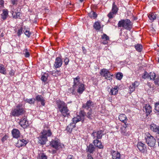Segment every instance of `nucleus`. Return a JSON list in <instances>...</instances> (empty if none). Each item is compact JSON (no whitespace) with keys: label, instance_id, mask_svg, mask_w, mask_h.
Here are the masks:
<instances>
[{"label":"nucleus","instance_id":"nucleus-1","mask_svg":"<svg viewBox=\"0 0 159 159\" xmlns=\"http://www.w3.org/2000/svg\"><path fill=\"white\" fill-rule=\"evenodd\" d=\"M56 103L62 116L64 117H68L70 116V112L68 108L67 105L60 99L57 100Z\"/></svg>","mask_w":159,"mask_h":159},{"label":"nucleus","instance_id":"nucleus-2","mask_svg":"<svg viewBox=\"0 0 159 159\" xmlns=\"http://www.w3.org/2000/svg\"><path fill=\"white\" fill-rule=\"evenodd\" d=\"M80 79L79 76L74 78V84L72 92L73 93L76 90L79 94H81L85 89L84 84L80 82Z\"/></svg>","mask_w":159,"mask_h":159},{"label":"nucleus","instance_id":"nucleus-3","mask_svg":"<svg viewBox=\"0 0 159 159\" xmlns=\"http://www.w3.org/2000/svg\"><path fill=\"white\" fill-rule=\"evenodd\" d=\"M26 112L25 106L21 104H19L11 110L10 114L14 117H19L24 115Z\"/></svg>","mask_w":159,"mask_h":159},{"label":"nucleus","instance_id":"nucleus-4","mask_svg":"<svg viewBox=\"0 0 159 159\" xmlns=\"http://www.w3.org/2000/svg\"><path fill=\"white\" fill-rule=\"evenodd\" d=\"M117 25L118 28L122 27L124 29L130 30L132 28L133 23L129 19H123L118 22Z\"/></svg>","mask_w":159,"mask_h":159},{"label":"nucleus","instance_id":"nucleus-5","mask_svg":"<svg viewBox=\"0 0 159 159\" xmlns=\"http://www.w3.org/2000/svg\"><path fill=\"white\" fill-rule=\"evenodd\" d=\"M144 135V139L146 140V142L148 146L151 147L154 146L156 142L155 138L149 132L146 133Z\"/></svg>","mask_w":159,"mask_h":159},{"label":"nucleus","instance_id":"nucleus-6","mask_svg":"<svg viewBox=\"0 0 159 159\" xmlns=\"http://www.w3.org/2000/svg\"><path fill=\"white\" fill-rule=\"evenodd\" d=\"M50 145L57 150L62 148L63 146L61 143L60 140L57 139L52 140L50 142Z\"/></svg>","mask_w":159,"mask_h":159},{"label":"nucleus","instance_id":"nucleus-7","mask_svg":"<svg viewBox=\"0 0 159 159\" xmlns=\"http://www.w3.org/2000/svg\"><path fill=\"white\" fill-rule=\"evenodd\" d=\"M101 75L105 77V79L111 80L112 79V76L113 75L111 74L109 70L106 69H103L101 70L100 72Z\"/></svg>","mask_w":159,"mask_h":159},{"label":"nucleus","instance_id":"nucleus-8","mask_svg":"<svg viewBox=\"0 0 159 159\" xmlns=\"http://www.w3.org/2000/svg\"><path fill=\"white\" fill-rule=\"evenodd\" d=\"M40 133L47 137L51 136L52 134L51 129L48 125H44L43 129Z\"/></svg>","mask_w":159,"mask_h":159},{"label":"nucleus","instance_id":"nucleus-9","mask_svg":"<svg viewBox=\"0 0 159 159\" xmlns=\"http://www.w3.org/2000/svg\"><path fill=\"white\" fill-rule=\"evenodd\" d=\"M103 131L102 130H99L97 131H93L92 134V136L93 139H101L103 134Z\"/></svg>","mask_w":159,"mask_h":159},{"label":"nucleus","instance_id":"nucleus-10","mask_svg":"<svg viewBox=\"0 0 159 159\" xmlns=\"http://www.w3.org/2000/svg\"><path fill=\"white\" fill-rule=\"evenodd\" d=\"M20 125L23 128H26L29 125L28 121L27 120L26 117L24 116L21 118L19 122Z\"/></svg>","mask_w":159,"mask_h":159},{"label":"nucleus","instance_id":"nucleus-11","mask_svg":"<svg viewBox=\"0 0 159 159\" xmlns=\"http://www.w3.org/2000/svg\"><path fill=\"white\" fill-rule=\"evenodd\" d=\"M94 103L91 100L87 101L85 103L83 104L82 107L83 108L87 109H91L93 107Z\"/></svg>","mask_w":159,"mask_h":159},{"label":"nucleus","instance_id":"nucleus-12","mask_svg":"<svg viewBox=\"0 0 159 159\" xmlns=\"http://www.w3.org/2000/svg\"><path fill=\"white\" fill-rule=\"evenodd\" d=\"M120 89L119 87L117 85H116L114 86V87H112L111 89L109 92V95H117L119 91V90Z\"/></svg>","mask_w":159,"mask_h":159},{"label":"nucleus","instance_id":"nucleus-13","mask_svg":"<svg viewBox=\"0 0 159 159\" xmlns=\"http://www.w3.org/2000/svg\"><path fill=\"white\" fill-rule=\"evenodd\" d=\"M39 139V142L41 145H44L45 144L46 142L48 141L47 137L44 136L43 134H40V135L38 138Z\"/></svg>","mask_w":159,"mask_h":159},{"label":"nucleus","instance_id":"nucleus-14","mask_svg":"<svg viewBox=\"0 0 159 159\" xmlns=\"http://www.w3.org/2000/svg\"><path fill=\"white\" fill-rule=\"evenodd\" d=\"M101 43L104 44H107L109 41V37L106 34H103L101 38Z\"/></svg>","mask_w":159,"mask_h":159},{"label":"nucleus","instance_id":"nucleus-15","mask_svg":"<svg viewBox=\"0 0 159 159\" xmlns=\"http://www.w3.org/2000/svg\"><path fill=\"white\" fill-rule=\"evenodd\" d=\"M62 64V59L60 57H57L56 58L54 66L56 68H58L60 67Z\"/></svg>","mask_w":159,"mask_h":159},{"label":"nucleus","instance_id":"nucleus-16","mask_svg":"<svg viewBox=\"0 0 159 159\" xmlns=\"http://www.w3.org/2000/svg\"><path fill=\"white\" fill-rule=\"evenodd\" d=\"M139 84V82L137 81H134V82L132 83L131 84L129 87L130 92L132 93L134 92L135 90V88L138 87Z\"/></svg>","mask_w":159,"mask_h":159},{"label":"nucleus","instance_id":"nucleus-17","mask_svg":"<svg viewBox=\"0 0 159 159\" xmlns=\"http://www.w3.org/2000/svg\"><path fill=\"white\" fill-rule=\"evenodd\" d=\"M28 143V142L24 139H19L18 140L16 144V146L18 148H20L23 146H25Z\"/></svg>","mask_w":159,"mask_h":159},{"label":"nucleus","instance_id":"nucleus-18","mask_svg":"<svg viewBox=\"0 0 159 159\" xmlns=\"http://www.w3.org/2000/svg\"><path fill=\"white\" fill-rule=\"evenodd\" d=\"M38 102H41V104L43 106L45 105V100L43 96L41 95H38L35 97V99Z\"/></svg>","mask_w":159,"mask_h":159},{"label":"nucleus","instance_id":"nucleus-19","mask_svg":"<svg viewBox=\"0 0 159 159\" xmlns=\"http://www.w3.org/2000/svg\"><path fill=\"white\" fill-rule=\"evenodd\" d=\"M12 136L15 138H18L20 137V133L19 130L16 129H14L11 131Z\"/></svg>","mask_w":159,"mask_h":159},{"label":"nucleus","instance_id":"nucleus-20","mask_svg":"<svg viewBox=\"0 0 159 159\" xmlns=\"http://www.w3.org/2000/svg\"><path fill=\"white\" fill-rule=\"evenodd\" d=\"M119 119L121 121L124 123L125 125H127L126 123L128 121V119L124 114L120 115L119 116Z\"/></svg>","mask_w":159,"mask_h":159},{"label":"nucleus","instance_id":"nucleus-21","mask_svg":"<svg viewBox=\"0 0 159 159\" xmlns=\"http://www.w3.org/2000/svg\"><path fill=\"white\" fill-rule=\"evenodd\" d=\"M137 147L140 151L143 152H144L146 149L145 144L141 142L138 143Z\"/></svg>","mask_w":159,"mask_h":159},{"label":"nucleus","instance_id":"nucleus-22","mask_svg":"<svg viewBox=\"0 0 159 159\" xmlns=\"http://www.w3.org/2000/svg\"><path fill=\"white\" fill-rule=\"evenodd\" d=\"M144 111H145L147 116L149 115L152 112V107L149 104H146L143 108Z\"/></svg>","mask_w":159,"mask_h":159},{"label":"nucleus","instance_id":"nucleus-23","mask_svg":"<svg viewBox=\"0 0 159 159\" xmlns=\"http://www.w3.org/2000/svg\"><path fill=\"white\" fill-rule=\"evenodd\" d=\"M93 143L94 146L98 147L99 149L102 148L103 147L101 142L98 139H95L94 140Z\"/></svg>","mask_w":159,"mask_h":159},{"label":"nucleus","instance_id":"nucleus-24","mask_svg":"<svg viewBox=\"0 0 159 159\" xmlns=\"http://www.w3.org/2000/svg\"><path fill=\"white\" fill-rule=\"evenodd\" d=\"M150 128L151 130L155 132H157L159 134V126H157L154 124H152L150 125Z\"/></svg>","mask_w":159,"mask_h":159},{"label":"nucleus","instance_id":"nucleus-25","mask_svg":"<svg viewBox=\"0 0 159 159\" xmlns=\"http://www.w3.org/2000/svg\"><path fill=\"white\" fill-rule=\"evenodd\" d=\"M112 159H120V153L117 151H114L112 152Z\"/></svg>","mask_w":159,"mask_h":159},{"label":"nucleus","instance_id":"nucleus-26","mask_svg":"<svg viewBox=\"0 0 159 159\" xmlns=\"http://www.w3.org/2000/svg\"><path fill=\"white\" fill-rule=\"evenodd\" d=\"M148 17L149 19L151 20H155L157 17V15L154 12H150L148 14Z\"/></svg>","mask_w":159,"mask_h":159},{"label":"nucleus","instance_id":"nucleus-27","mask_svg":"<svg viewBox=\"0 0 159 159\" xmlns=\"http://www.w3.org/2000/svg\"><path fill=\"white\" fill-rule=\"evenodd\" d=\"M1 17L3 20H5L8 16V11L7 9L2 10V13L1 14Z\"/></svg>","mask_w":159,"mask_h":159},{"label":"nucleus","instance_id":"nucleus-28","mask_svg":"<svg viewBox=\"0 0 159 159\" xmlns=\"http://www.w3.org/2000/svg\"><path fill=\"white\" fill-rule=\"evenodd\" d=\"M95 149V147L93 145L91 144H90L88 146H87L86 150L87 152L90 153H93Z\"/></svg>","mask_w":159,"mask_h":159},{"label":"nucleus","instance_id":"nucleus-29","mask_svg":"<svg viewBox=\"0 0 159 159\" xmlns=\"http://www.w3.org/2000/svg\"><path fill=\"white\" fill-rule=\"evenodd\" d=\"M118 10V7L116 4V3L115 2H114L112 3V8L111 11L117 14Z\"/></svg>","mask_w":159,"mask_h":159},{"label":"nucleus","instance_id":"nucleus-30","mask_svg":"<svg viewBox=\"0 0 159 159\" xmlns=\"http://www.w3.org/2000/svg\"><path fill=\"white\" fill-rule=\"evenodd\" d=\"M48 76L49 74L48 73H44L42 75L41 80L43 82H45L47 81Z\"/></svg>","mask_w":159,"mask_h":159},{"label":"nucleus","instance_id":"nucleus-31","mask_svg":"<svg viewBox=\"0 0 159 159\" xmlns=\"http://www.w3.org/2000/svg\"><path fill=\"white\" fill-rule=\"evenodd\" d=\"M0 73L6 75L7 74V70L4 65L0 64Z\"/></svg>","mask_w":159,"mask_h":159},{"label":"nucleus","instance_id":"nucleus-32","mask_svg":"<svg viewBox=\"0 0 159 159\" xmlns=\"http://www.w3.org/2000/svg\"><path fill=\"white\" fill-rule=\"evenodd\" d=\"M38 159H47V157L43 152L39 153Z\"/></svg>","mask_w":159,"mask_h":159},{"label":"nucleus","instance_id":"nucleus-33","mask_svg":"<svg viewBox=\"0 0 159 159\" xmlns=\"http://www.w3.org/2000/svg\"><path fill=\"white\" fill-rule=\"evenodd\" d=\"M75 127V125H73L72 123H71L67 126L66 130L69 133H71L73 129Z\"/></svg>","mask_w":159,"mask_h":159},{"label":"nucleus","instance_id":"nucleus-34","mask_svg":"<svg viewBox=\"0 0 159 159\" xmlns=\"http://www.w3.org/2000/svg\"><path fill=\"white\" fill-rule=\"evenodd\" d=\"M81 120V117L80 116H77L76 117H75L72 119L73 123H72L75 125L76 123L80 121Z\"/></svg>","mask_w":159,"mask_h":159},{"label":"nucleus","instance_id":"nucleus-35","mask_svg":"<svg viewBox=\"0 0 159 159\" xmlns=\"http://www.w3.org/2000/svg\"><path fill=\"white\" fill-rule=\"evenodd\" d=\"M136 50L138 52H141L143 49V46L142 45L138 44L135 46Z\"/></svg>","mask_w":159,"mask_h":159},{"label":"nucleus","instance_id":"nucleus-36","mask_svg":"<svg viewBox=\"0 0 159 159\" xmlns=\"http://www.w3.org/2000/svg\"><path fill=\"white\" fill-rule=\"evenodd\" d=\"M93 27L96 30H100L101 27L99 22H95L94 24Z\"/></svg>","mask_w":159,"mask_h":159},{"label":"nucleus","instance_id":"nucleus-37","mask_svg":"<svg viewBox=\"0 0 159 159\" xmlns=\"http://www.w3.org/2000/svg\"><path fill=\"white\" fill-rule=\"evenodd\" d=\"M156 74L153 72H151L149 73V77L150 80H153L157 77Z\"/></svg>","mask_w":159,"mask_h":159},{"label":"nucleus","instance_id":"nucleus-38","mask_svg":"<svg viewBox=\"0 0 159 159\" xmlns=\"http://www.w3.org/2000/svg\"><path fill=\"white\" fill-rule=\"evenodd\" d=\"M21 15V13L19 12H13L12 14V16L15 19L20 18Z\"/></svg>","mask_w":159,"mask_h":159},{"label":"nucleus","instance_id":"nucleus-39","mask_svg":"<svg viewBox=\"0 0 159 159\" xmlns=\"http://www.w3.org/2000/svg\"><path fill=\"white\" fill-rule=\"evenodd\" d=\"M116 13L111 11L107 15V16L109 19H111L113 18Z\"/></svg>","mask_w":159,"mask_h":159},{"label":"nucleus","instance_id":"nucleus-40","mask_svg":"<svg viewBox=\"0 0 159 159\" xmlns=\"http://www.w3.org/2000/svg\"><path fill=\"white\" fill-rule=\"evenodd\" d=\"M35 99L34 98L26 99L25 102L30 104H34V103Z\"/></svg>","mask_w":159,"mask_h":159},{"label":"nucleus","instance_id":"nucleus-41","mask_svg":"<svg viewBox=\"0 0 159 159\" xmlns=\"http://www.w3.org/2000/svg\"><path fill=\"white\" fill-rule=\"evenodd\" d=\"M155 112L159 114V102L155 103Z\"/></svg>","mask_w":159,"mask_h":159},{"label":"nucleus","instance_id":"nucleus-42","mask_svg":"<svg viewBox=\"0 0 159 159\" xmlns=\"http://www.w3.org/2000/svg\"><path fill=\"white\" fill-rule=\"evenodd\" d=\"M23 54L25 57H28L30 56V53L27 49H24L23 51Z\"/></svg>","mask_w":159,"mask_h":159},{"label":"nucleus","instance_id":"nucleus-43","mask_svg":"<svg viewBox=\"0 0 159 159\" xmlns=\"http://www.w3.org/2000/svg\"><path fill=\"white\" fill-rule=\"evenodd\" d=\"M154 83L157 86H159V76L157 75V77L154 80Z\"/></svg>","mask_w":159,"mask_h":159},{"label":"nucleus","instance_id":"nucleus-44","mask_svg":"<svg viewBox=\"0 0 159 159\" xmlns=\"http://www.w3.org/2000/svg\"><path fill=\"white\" fill-rule=\"evenodd\" d=\"M89 16L91 18L93 19L96 18L97 16V14L94 11L90 13Z\"/></svg>","mask_w":159,"mask_h":159},{"label":"nucleus","instance_id":"nucleus-45","mask_svg":"<svg viewBox=\"0 0 159 159\" xmlns=\"http://www.w3.org/2000/svg\"><path fill=\"white\" fill-rule=\"evenodd\" d=\"M123 76V74L121 73H118L116 75V79L118 80H121Z\"/></svg>","mask_w":159,"mask_h":159},{"label":"nucleus","instance_id":"nucleus-46","mask_svg":"<svg viewBox=\"0 0 159 159\" xmlns=\"http://www.w3.org/2000/svg\"><path fill=\"white\" fill-rule=\"evenodd\" d=\"M127 126V125H125V126L121 128V132L123 134H125L126 131V128Z\"/></svg>","mask_w":159,"mask_h":159},{"label":"nucleus","instance_id":"nucleus-47","mask_svg":"<svg viewBox=\"0 0 159 159\" xmlns=\"http://www.w3.org/2000/svg\"><path fill=\"white\" fill-rule=\"evenodd\" d=\"M24 33L25 35L28 37H30L31 34V32H30L29 29H26L24 32Z\"/></svg>","mask_w":159,"mask_h":159},{"label":"nucleus","instance_id":"nucleus-48","mask_svg":"<svg viewBox=\"0 0 159 159\" xmlns=\"http://www.w3.org/2000/svg\"><path fill=\"white\" fill-rule=\"evenodd\" d=\"M23 30V28L22 27H21L19 29L17 32V35L20 37L21 34L22 33V31Z\"/></svg>","mask_w":159,"mask_h":159},{"label":"nucleus","instance_id":"nucleus-49","mask_svg":"<svg viewBox=\"0 0 159 159\" xmlns=\"http://www.w3.org/2000/svg\"><path fill=\"white\" fill-rule=\"evenodd\" d=\"M92 113L91 109H90V110L87 113V117L89 119H91V117L92 116Z\"/></svg>","mask_w":159,"mask_h":159},{"label":"nucleus","instance_id":"nucleus-50","mask_svg":"<svg viewBox=\"0 0 159 159\" xmlns=\"http://www.w3.org/2000/svg\"><path fill=\"white\" fill-rule=\"evenodd\" d=\"M149 76V73L148 74L146 71L144 72L143 75L142 77L143 78L146 79Z\"/></svg>","mask_w":159,"mask_h":159},{"label":"nucleus","instance_id":"nucleus-51","mask_svg":"<svg viewBox=\"0 0 159 159\" xmlns=\"http://www.w3.org/2000/svg\"><path fill=\"white\" fill-rule=\"evenodd\" d=\"M69 61V59L68 58L66 57L64 59V62L65 65H67Z\"/></svg>","mask_w":159,"mask_h":159},{"label":"nucleus","instance_id":"nucleus-52","mask_svg":"<svg viewBox=\"0 0 159 159\" xmlns=\"http://www.w3.org/2000/svg\"><path fill=\"white\" fill-rule=\"evenodd\" d=\"M18 0H11V2L13 5H16Z\"/></svg>","mask_w":159,"mask_h":159},{"label":"nucleus","instance_id":"nucleus-53","mask_svg":"<svg viewBox=\"0 0 159 159\" xmlns=\"http://www.w3.org/2000/svg\"><path fill=\"white\" fill-rule=\"evenodd\" d=\"M15 71L13 69H11L9 72V75L11 76H13L15 75Z\"/></svg>","mask_w":159,"mask_h":159},{"label":"nucleus","instance_id":"nucleus-54","mask_svg":"<svg viewBox=\"0 0 159 159\" xmlns=\"http://www.w3.org/2000/svg\"><path fill=\"white\" fill-rule=\"evenodd\" d=\"M80 114L83 117L86 115V113L84 111L81 110L80 112Z\"/></svg>","mask_w":159,"mask_h":159},{"label":"nucleus","instance_id":"nucleus-55","mask_svg":"<svg viewBox=\"0 0 159 159\" xmlns=\"http://www.w3.org/2000/svg\"><path fill=\"white\" fill-rule=\"evenodd\" d=\"M8 138V136L7 135H5L2 138V142H4L5 141L7 140V139Z\"/></svg>","mask_w":159,"mask_h":159},{"label":"nucleus","instance_id":"nucleus-56","mask_svg":"<svg viewBox=\"0 0 159 159\" xmlns=\"http://www.w3.org/2000/svg\"><path fill=\"white\" fill-rule=\"evenodd\" d=\"M4 2L3 0H0V8L3 7Z\"/></svg>","mask_w":159,"mask_h":159},{"label":"nucleus","instance_id":"nucleus-57","mask_svg":"<svg viewBox=\"0 0 159 159\" xmlns=\"http://www.w3.org/2000/svg\"><path fill=\"white\" fill-rule=\"evenodd\" d=\"M87 159H93V157L90 154H89L87 155Z\"/></svg>","mask_w":159,"mask_h":159},{"label":"nucleus","instance_id":"nucleus-58","mask_svg":"<svg viewBox=\"0 0 159 159\" xmlns=\"http://www.w3.org/2000/svg\"><path fill=\"white\" fill-rule=\"evenodd\" d=\"M67 159H74V158L73 156L71 155H69L68 156Z\"/></svg>","mask_w":159,"mask_h":159},{"label":"nucleus","instance_id":"nucleus-59","mask_svg":"<svg viewBox=\"0 0 159 159\" xmlns=\"http://www.w3.org/2000/svg\"><path fill=\"white\" fill-rule=\"evenodd\" d=\"M82 49L83 50V52H84V53H86V50L85 48L84 47H82Z\"/></svg>","mask_w":159,"mask_h":159},{"label":"nucleus","instance_id":"nucleus-60","mask_svg":"<svg viewBox=\"0 0 159 159\" xmlns=\"http://www.w3.org/2000/svg\"><path fill=\"white\" fill-rule=\"evenodd\" d=\"M0 36L1 37H3L4 36V34L3 33H2L0 34Z\"/></svg>","mask_w":159,"mask_h":159},{"label":"nucleus","instance_id":"nucleus-61","mask_svg":"<svg viewBox=\"0 0 159 159\" xmlns=\"http://www.w3.org/2000/svg\"><path fill=\"white\" fill-rule=\"evenodd\" d=\"M148 85H149V86H150V87H151V84H150V83H148Z\"/></svg>","mask_w":159,"mask_h":159},{"label":"nucleus","instance_id":"nucleus-62","mask_svg":"<svg viewBox=\"0 0 159 159\" xmlns=\"http://www.w3.org/2000/svg\"><path fill=\"white\" fill-rule=\"evenodd\" d=\"M79 1H80V2H82L84 1V0H79Z\"/></svg>","mask_w":159,"mask_h":159},{"label":"nucleus","instance_id":"nucleus-63","mask_svg":"<svg viewBox=\"0 0 159 159\" xmlns=\"http://www.w3.org/2000/svg\"><path fill=\"white\" fill-rule=\"evenodd\" d=\"M158 145L159 146V139H158Z\"/></svg>","mask_w":159,"mask_h":159},{"label":"nucleus","instance_id":"nucleus-64","mask_svg":"<svg viewBox=\"0 0 159 159\" xmlns=\"http://www.w3.org/2000/svg\"><path fill=\"white\" fill-rule=\"evenodd\" d=\"M158 61L159 63V57L158 58Z\"/></svg>","mask_w":159,"mask_h":159}]
</instances>
